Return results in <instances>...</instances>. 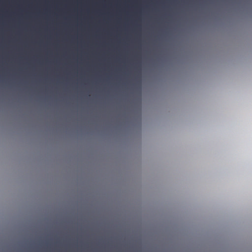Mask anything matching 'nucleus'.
<instances>
[{"mask_svg": "<svg viewBox=\"0 0 252 252\" xmlns=\"http://www.w3.org/2000/svg\"><path fill=\"white\" fill-rule=\"evenodd\" d=\"M158 20L159 19V17L158 18Z\"/></svg>", "mask_w": 252, "mask_h": 252, "instance_id": "1", "label": "nucleus"}, {"mask_svg": "<svg viewBox=\"0 0 252 252\" xmlns=\"http://www.w3.org/2000/svg\"><path fill=\"white\" fill-rule=\"evenodd\" d=\"M158 32L159 31V29L158 30Z\"/></svg>", "mask_w": 252, "mask_h": 252, "instance_id": "2", "label": "nucleus"}]
</instances>
